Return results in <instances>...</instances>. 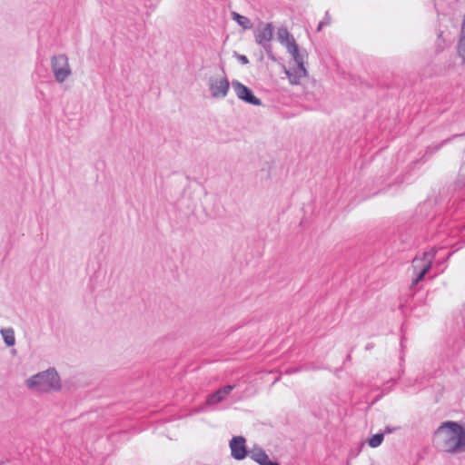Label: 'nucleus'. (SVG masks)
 <instances>
[{
	"mask_svg": "<svg viewBox=\"0 0 465 465\" xmlns=\"http://www.w3.org/2000/svg\"><path fill=\"white\" fill-rule=\"evenodd\" d=\"M383 391L387 393V392H389V390L388 389H383Z\"/></svg>",
	"mask_w": 465,
	"mask_h": 465,
	"instance_id": "nucleus-29",
	"label": "nucleus"
},
{
	"mask_svg": "<svg viewBox=\"0 0 465 465\" xmlns=\"http://www.w3.org/2000/svg\"><path fill=\"white\" fill-rule=\"evenodd\" d=\"M461 321H462V329L460 330V333H461L462 339L465 341V305L461 312Z\"/></svg>",
	"mask_w": 465,
	"mask_h": 465,
	"instance_id": "nucleus-23",
	"label": "nucleus"
},
{
	"mask_svg": "<svg viewBox=\"0 0 465 465\" xmlns=\"http://www.w3.org/2000/svg\"><path fill=\"white\" fill-rule=\"evenodd\" d=\"M383 439H384V433H381V432L376 433V434L372 435L368 440V444L371 448H377L382 443Z\"/></svg>",
	"mask_w": 465,
	"mask_h": 465,
	"instance_id": "nucleus-18",
	"label": "nucleus"
},
{
	"mask_svg": "<svg viewBox=\"0 0 465 465\" xmlns=\"http://www.w3.org/2000/svg\"><path fill=\"white\" fill-rule=\"evenodd\" d=\"M460 233V229L451 225H440V229L436 232V237L440 241V245L436 248H431L429 252L423 253L421 258H414L412 260L413 278L411 284V289L422 281L425 275L431 268L433 260L439 249L454 248L456 252L461 248L459 242H453L452 240Z\"/></svg>",
	"mask_w": 465,
	"mask_h": 465,
	"instance_id": "nucleus-3",
	"label": "nucleus"
},
{
	"mask_svg": "<svg viewBox=\"0 0 465 465\" xmlns=\"http://www.w3.org/2000/svg\"><path fill=\"white\" fill-rule=\"evenodd\" d=\"M277 38L278 41L285 45L287 49L290 48V45L292 43H296L292 35L290 34L286 27H280L277 31Z\"/></svg>",
	"mask_w": 465,
	"mask_h": 465,
	"instance_id": "nucleus-13",
	"label": "nucleus"
},
{
	"mask_svg": "<svg viewBox=\"0 0 465 465\" xmlns=\"http://www.w3.org/2000/svg\"><path fill=\"white\" fill-rule=\"evenodd\" d=\"M372 348H373V344H372V343H368V344L366 345V347H365V349H366L367 351H369V350H371V349H372Z\"/></svg>",
	"mask_w": 465,
	"mask_h": 465,
	"instance_id": "nucleus-27",
	"label": "nucleus"
},
{
	"mask_svg": "<svg viewBox=\"0 0 465 465\" xmlns=\"http://www.w3.org/2000/svg\"><path fill=\"white\" fill-rule=\"evenodd\" d=\"M230 82L226 76L222 79H210L209 89L213 98H224L230 89Z\"/></svg>",
	"mask_w": 465,
	"mask_h": 465,
	"instance_id": "nucleus-10",
	"label": "nucleus"
},
{
	"mask_svg": "<svg viewBox=\"0 0 465 465\" xmlns=\"http://www.w3.org/2000/svg\"><path fill=\"white\" fill-rule=\"evenodd\" d=\"M449 140L447 139L442 141L440 143L429 145L426 149L425 155H431L434 153L438 152L442 147V145L445 144Z\"/></svg>",
	"mask_w": 465,
	"mask_h": 465,
	"instance_id": "nucleus-19",
	"label": "nucleus"
},
{
	"mask_svg": "<svg viewBox=\"0 0 465 465\" xmlns=\"http://www.w3.org/2000/svg\"><path fill=\"white\" fill-rule=\"evenodd\" d=\"M398 428H395V427H390V426H386L385 429H384V432L385 433H391L393 431H395Z\"/></svg>",
	"mask_w": 465,
	"mask_h": 465,
	"instance_id": "nucleus-25",
	"label": "nucleus"
},
{
	"mask_svg": "<svg viewBox=\"0 0 465 465\" xmlns=\"http://www.w3.org/2000/svg\"><path fill=\"white\" fill-rule=\"evenodd\" d=\"M441 440L442 450L448 453L465 452V427L456 421L443 422L435 431Z\"/></svg>",
	"mask_w": 465,
	"mask_h": 465,
	"instance_id": "nucleus-4",
	"label": "nucleus"
},
{
	"mask_svg": "<svg viewBox=\"0 0 465 465\" xmlns=\"http://www.w3.org/2000/svg\"><path fill=\"white\" fill-rule=\"evenodd\" d=\"M422 309H423V312L425 313L426 312V307L423 306Z\"/></svg>",
	"mask_w": 465,
	"mask_h": 465,
	"instance_id": "nucleus-28",
	"label": "nucleus"
},
{
	"mask_svg": "<svg viewBox=\"0 0 465 465\" xmlns=\"http://www.w3.org/2000/svg\"><path fill=\"white\" fill-rule=\"evenodd\" d=\"M287 50L292 54L295 65H304V54L300 52L296 43H292Z\"/></svg>",
	"mask_w": 465,
	"mask_h": 465,
	"instance_id": "nucleus-15",
	"label": "nucleus"
},
{
	"mask_svg": "<svg viewBox=\"0 0 465 465\" xmlns=\"http://www.w3.org/2000/svg\"><path fill=\"white\" fill-rule=\"evenodd\" d=\"M250 457L252 460H254L256 463L261 465L269 456L264 451L263 449H262L260 446H254L250 450Z\"/></svg>",
	"mask_w": 465,
	"mask_h": 465,
	"instance_id": "nucleus-14",
	"label": "nucleus"
},
{
	"mask_svg": "<svg viewBox=\"0 0 465 465\" xmlns=\"http://www.w3.org/2000/svg\"><path fill=\"white\" fill-rule=\"evenodd\" d=\"M26 385L29 389L39 392L57 391L61 387L60 377L54 368H50L33 375L26 381Z\"/></svg>",
	"mask_w": 465,
	"mask_h": 465,
	"instance_id": "nucleus-5",
	"label": "nucleus"
},
{
	"mask_svg": "<svg viewBox=\"0 0 465 465\" xmlns=\"http://www.w3.org/2000/svg\"><path fill=\"white\" fill-rule=\"evenodd\" d=\"M235 388L234 385H225L220 389H218L216 391L209 394L206 397L205 404L209 407H214L218 403L222 402L226 399V397L232 391V390Z\"/></svg>",
	"mask_w": 465,
	"mask_h": 465,
	"instance_id": "nucleus-11",
	"label": "nucleus"
},
{
	"mask_svg": "<svg viewBox=\"0 0 465 465\" xmlns=\"http://www.w3.org/2000/svg\"><path fill=\"white\" fill-rule=\"evenodd\" d=\"M456 185L459 188H462L463 186H465V163H463L460 166L459 177L456 182Z\"/></svg>",
	"mask_w": 465,
	"mask_h": 465,
	"instance_id": "nucleus-20",
	"label": "nucleus"
},
{
	"mask_svg": "<svg viewBox=\"0 0 465 465\" xmlns=\"http://www.w3.org/2000/svg\"><path fill=\"white\" fill-rule=\"evenodd\" d=\"M51 68L55 81L59 84L64 83L72 74L68 57L64 54L51 57Z\"/></svg>",
	"mask_w": 465,
	"mask_h": 465,
	"instance_id": "nucleus-7",
	"label": "nucleus"
},
{
	"mask_svg": "<svg viewBox=\"0 0 465 465\" xmlns=\"http://www.w3.org/2000/svg\"><path fill=\"white\" fill-rule=\"evenodd\" d=\"M396 382H397V379H393V378L387 381V383H391V386L395 385Z\"/></svg>",
	"mask_w": 465,
	"mask_h": 465,
	"instance_id": "nucleus-26",
	"label": "nucleus"
},
{
	"mask_svg": "<svg viewBox=\"0 0 465 465\" xmlns=\"http://www.w3.org/2000/svg\"><path fill=\"white\" fill-rule=\"evenodd\" d=\"M413 313L417 316H420V313H416L415 311H413Z\"/></svg>",
	"mask_w": 465,
	"mask_h": 465,
	"instance_id": "nucleus-30",
	"label": "nucleus"
},
{
	"mask_svg": "<svg viewBox=\"0 0 465 465\" xmlns=\"http://www.w3.org/2000/svg\"><path fill=\"white\" fill-rule=\"evenodd\" d=\"M232 87L235 92L236 96L245 102L246 104L252 105H262V101L258 97H256L253 92L246 85L242 84L238 80L232 81Z\"/></svg>",
	"mask_w": 465,
	"mask_h": 465,
	"instance_id": "nucleus-8",
	"label": "nucleus"
},
{
	"mask_svg": "<svg viewBox=\"0 0 465 465\" xmlns=\"http://www.w3.org/2000/svg\"><path fill=\"white\" fill-rule=\"evenodd\" d=\"M273 25L272 23H262L253 30L255 43L263 48L269 59L275 61L272 52V40L273 39Z\"/></svg>",
	"mask_w": 465,
	"mask_h": 465,
	"instance_id": "nucleus-6",
	"label": "nucleus"
},
{
	"mask_svg": "<svg viewBox=\"0 0 465 465\" xmlns=\"http://www.w3.org/2000/svg\"><path fill=\"white\" fill-rule=\"evenodd\" d=\"M460 233V229L451 225H440V229L436 232V237L440 241V245L436 248H431L429 252L423 253L421 258H414L412 260L413 278L411 284V289L422 281L425 275L431 268L433 260L439 249L454 248L456 252L461 248L459 242H453L452 240Z\"/></svg>",
	"mask_w": 465,
	"mask_h": 465,
	"instance_id": "nucleus-2",
	"label": "nucleus"
},
{
	"mask_svg": "<svg viewBox=\"0 0 465 465\" xmlns=\"http://www.w3.org/2000/svg\"><path fill=\"white\" fill-rule=\"evenodd\" d=\"M331 23V17L328 11H326L324 17L319 23L317 26V31L320 32L324 26L330 25Z\"/></svg>",
	"mask_w": 465,
	"mask_h": 465,
	"instance_id": "nucleus-21",
	"label": "nucleus"
},
{
	"mask_svg": "<svg viewBox=\"0 0 465 465\" xmlns=\"http://www.w3.org/2000/svg\"><path fill=\"white\" fill-rule=\"evenodd\" d=\"M261 465H280V463L267 458Z\"/></svg>",
	"mask_w": 465,
	"mask_h": 465,
	"instance_id": "nucleus-24",
	"label": "nucleus"
},
{
	"mask_svg": "<svg viewBox=\"0 0 465 465\" xmlns=\"http://www.w3.org/2000/svg\"><path fill=\"white\" fill-rule=\"evenodd\" d=\"M0 332L6 346L11 347L15 345V331L12 328L1 329Z\"/></svg>",
	"mask_w": 465,
	"mask_h": 465,
	"instance_id": "nucleus-17",
	"label": "nucleus"
},
{
	"mask_svg": "<svg viewBox=\"0 0 465 465\" xmlns=\"http://www.w3.org/2000/svg\"><path fill=\"white\" fill-rule=\"evenodd\" d=\"M233 56L242 64H248L249 59L244 54H240L237 52H233Z\"/></svg>",
	"mask_w": 465,
	"mask_h": 465,
	"instance_id": "nucleus-22",
	"label": "nucleus"
},
{
	"mask_svg": "<svg viewBox=\"0 0 465 465\" xmlns=\"http://www.w3.org/2000/svg\"><path fill=\"white\" fill-rule=\"evenodd\" d=\"M232 18L240 26H242L244 30L252 29V23L250 18L247 16L242 15L236 12L232 13Z\"/></svg>",
	"mask_w": 465,
	"mask_h": 465,
	"instance_id": "nucleus-16",
	"label": "nucleus"
},
{
	"mask_svg": "<svg viewBox=\"0 0 465 465\" xmlns=\"http://www.w3.org/2000/svg\"><path fill=\"white\" fill-rule=\"evenodd\" d=\"M445 217L438 213L436 204L432 200H427L419 204L415 213L411 216H402L396 222L391 236L392 247L397 251H404L411 248L415 243L416 232L425 225L431 228L438 225L437 232L440 225H451L458 227L460 232L465 228L464 224H458L456 222H447L443 223Z\"/></svg>",
	"mask_w": 465,
	"mask_h": 465,
	"instance_id": "nucleus-1",
	"label": "nucleus"
},
{
	"mask_svg": "<svg viewBox=\"0 0 465 465\" xmlns=\"http://www.w3.org/2000/svg\"><path fill=\"white\" fill-rule=\"evenodd\" d=\"M231 455L236 460H242L248 455L246 440L242 436H233L229 443Z\"/></svg>",
	"mask_w": 465,
	"mask_h": 465,
	"instance_id": "nucleus-9",
	"label": "nucleus"
},
{
	"mask_svg": "<svg viewBox=\"0 0 465 465\" xmlns=\"http://www.w3.org/2000/svg\"><path fill=\"white\" fill-rule=\"evenodd\" d=\"M286 74L292 84H299L302 77L307 75V71L304 65H295L289 71H286Z\"/></svg>",
	"mask_w": 465,
	"mask_h": 465,
	"instance_id": "nucleus-12",
	"label": "nucleus"
}]
</instances>
